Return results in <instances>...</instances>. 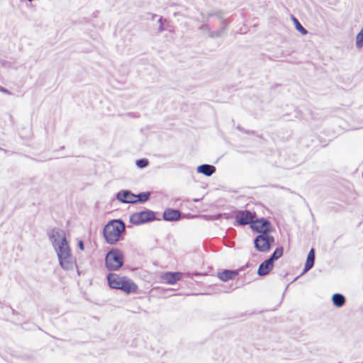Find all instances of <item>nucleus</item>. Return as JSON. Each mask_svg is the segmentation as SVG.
<instances>
[{"label": "nucleus", "mask_w": 363, "mask_h": 363, "mask_svg": "<svg viewBox=\"0 0 363 363\" xmlns=\"http://www.w3.org/2000/svg\"><path fill=\"white\" fill-rule=\"evenodd\" d=\"M60 264L65 269H70L75 265L74 258L63 231L53 230L51 235Z\"/></svg>", "instance_id": "f257e3e1"}, {"label": "nucleus", "mask_w": 363, "mask_h": 363, "mask_svg": "<svg viewBox=\"0 0 363 363\" xmlns=\"http://www.w3.org/2000/svg\"><path fill=\"white\" fill-rule=\"evenodd\" d=\"M274 242V238L268 234L259 235L254 241L255 248L259 252L269 251Z\"/></svg>", "instance_id": "39448f33"}, {"label": "nucleus", "mask_w": 363, "mask_h": 363, "mask_svg": "<svg viewBox=\"0 0 363 363\" xmlns=\"http://www.w3.org/2000/svg\"><path fill=\"white\" fill-rule=\"evenodd\" d=\"M314 260H315V251H314V249L312 248L309 251L308 256H307L306 262L305 264V268H304L305 272H307L311 268H312V267L314 264Z\"/></svg>", "instance_id": "dca6fc26"}, {"label": "nucleus", "mask_w": 363, "mask_h": 363, "mask_svg": "<svg viewBox=\"0 0 363 363\" xmlns=\"http://www.w3.org/2000/svg\"><path fill=\"white\" fill-rule=\"evenodd\" d=\"M150 194L149 192H143L139 194H135L136 196V202H145L147 201L150 198Z\"/></svg>", "instance_id": "aec40b11"}, {"label": "nucleus", "mask_w": 363, "mask_h": 363, "mask_svg": "<svg viewBox=\"0 0 363 363\" xmlns=\"http://www.w3.org/2000/svg\"><path fill=\"white\" fill-rule=\"evenodd\" d=\"M183 277L182 272H164L160 275L161 282L166 284H174L178 281L181 280Z\"/></svg>", "instance_id": "6e6552de"}, {"label": "nucleus", "mask_w": 363, "mask_h": 363, "mask_svg": "<svg viewBox=\"0 0 363 363\" xmlns=\"http://www.w3.org/2000/svg\"><path fill=\"white\" fill-rule=\"evenodd\" d=\"M78 247H79V249L81 250H84V243H83V241L82 240H79L78 242Z\"/></svg>", "instance_id": "4be33fe9"}, {"label": "nucleus", "mask_w": 363, "mask_h": 363, "mask_svg": "<svg viewBox=\"0 0 363 363\" xmlns=\"http://www.w3.org/2000/svg\"><path fill=\"white\" fill-rule=\"evenodd\" d=\"M251 228L262 234H267L271 230L270 223L265 219H254L250 225Z\"/></svg>", "instance_id": "0eeeda50"}, {"label": "nucleus", "mask_w": 363, "mask_h": 363, "mask_svg": "<svg viewBox=\"0 0 363 363\" xmlns=\"http://www.w3.org/2000/svg\"><path fill=\"white\" fill-rule=\"evenodd\" d=\"M155 219V213L150 211H143L133 213L130 217V222L136 225L152 221Z\"/></svg>", "instance_id": "20e7f679"}, {"label": "nucleus", "mask_w": 363, "mask_h": 363, "mask_svg": "<svg viewBox=\"0 0 363 363\" xmlns=\"http://www.w3.org/2000/svg\"><path fill=\"white\" fill-rule=\"evenodd\" d=\"M117 199L123 203H136L135 194L129 191H121L117 194Z\"/></svg>", "instance_id": "9b49d317"}, {"label": "nucleus", "mask_w": 363, "mask_h": 363, "mask_svg": "<svg viewBox=\"0 0 363 363\" xmlns=\"http://www.w3.org/2000/svg\"><path fill=\"white\" fill-rule=\"evenodd\" d=\"M124 263V256L118 249L111 250L105 257V267L109 271H118Z\"/></svg>", "instance_id": "7ed1b4c3"}, {"label": "nucleus", "mask_w": 363, "mask_h": 363, "mask_svg": "<svg viewBox=\"0 0 363 363\" xmlns=\"http://www.w3.org/2000/svg\"><path fill=\"white\" fill-rule=\"evenodd\" d=\"M116 289H119L125 292V294H135L138 290V285L127 277H125L121 284L118 286Z\"/></svg>", "instance_id": "1a4fd4ad"}, {"label": "nucleus", "mask_w": 363, "mask_h": 363, "mask_svg": "<svg viewBox=\"0 0 363 363\" xmlns=\"http://www.w3.org/2000/svg\"><path fill=\"white\" fill-rule=\"evenodd\" d=\"M292 21L295 25L296 28L302 34L306 35L307 30L301 26L299 21L295 17L292 16Z\"/></svg>", "instance_id": "6ab92c4d"}, {"label": "nucleus", "mask_w": 363, "mask_h": 363, "mask_svg": "<svg viewBox=\"0 0 363 363\" xmlns=\"http://www.w3.org/2000/svg\"><path fill=\"white\" fill-rule=\"evenodd\" d=\"M239 272L238 270H223L218 273V277L223 281H228L235 279Z\"/></svg>", "instance_id": "ddd939ff"}, {"label": "nucleus", "mask_w": 363, "mask_h": 363, "mask_svg": "<svg viewBox=\"0 0 363 363\" xmlns=\"http://www.w3.org/2000/svg\"><path fill=\"white\" fill-rule=\"evenodd\" d=\"M148 160L147 159L138 160L136 162V164L139 168H144L148 165Z\"/></svg>", "instance_id": "412c9836"}, {"label": "nucleus", "mask_w": 363, "mask_h": 363, "mask_svg": "<svg viewBox=\"0 0 363 363\" xmlns=\"http://www.w3.org/2000/svg\"><path fill=\"white\" fill-rule=\"evenodd\" d=\"M333 301L334 305L337 307H341L345 304V298L342 295L340 294H335L333 296Z\"/></svg>", "instance_id": "f3484780"}, {"label": "nucleus", "mask_w": 363, "mask_h": 363, "mask_svg": "<svg viewBox=\"0 0 363 363\" xmlns=\"http://www.w3.org/2000/svg\"><path fill=\"white\" fill-rule=\"evenodd\" d=\"M125 230V225L122 220H112L104 228V238L109 245H115L121 240Z\"/></svg>", "instance_id": "f03ea898"}, {"label": "nucleus", "mask_w": 363, "mask_h": 363, "mask_svg": "<svg viewBox=\"0 0 363 363\" xmlns=\"http://www.w3.org/2000/svg\"><path fill=\"white\" fill-rule=\"evenodd\" d=\"M125 276H120L116 273H109L107 275V281L108 286L113 289H116L118 286L123 281Z\"/></svg>", "instance_id": "9d476101"}, {"label": "nucleus", "mask_w": 363, "mask_h": 363, "mask_svg": "<svg viewBox=\"0 0 363 363\" xmlns=\"http://www.w3.org/2000/svg\"><path fill=\"white\" fill-rule=\"evenodd\" d=\"M256 218V213L254 212H251L249 211H239L235 213V225H245L247 224H250L252 223V220Z\"/></svg>", "instance_id": "423d86ee"}, {"label": "nucleus", "mask_w": 363, "mask_h": 363, "mask_svg": "<svg viewBox=\"0 0 363 363\" xmlns=\"http://www.w3.org/2000/svg\"><path fill=\"white\" fill-rule=\"evenodd\" d=\"M273 267L274 262L271 259H268L259 266L257 274L259 276H265L269 273Z\"/></svg>", "instance_id": "f8f14e48"}, {"label": "nucleus", "mask_w": 363, "mask_h": 363, "mask_svg": "<svg viewBox=\"0 0 363 363\" xmlns=\"http://www.w3.org/2000/svg\"><path fill=\"white\" fill-rule=\"evenodd\" d=\"M180 218V213L179 211L168 208L164 211L163 213V218L165 220L172 221L177 220Z\"/></svg>", "instance_id": "4468645a"}, {"label": "nucleus", "mask_w": 363, "mask_h": 363, "mask_svg": "<svg viewBox=\"0 0 363 363\" xmlns=\"http://www.w3.org/2000/svg\"><path fill=\"white\" fill-rule=\"evenodd\" d=\"M197 170L199 172L209 177L215 172L216 167L210 164H202L198 167Z\"/></svg>", "instance_id": "2eb2a0df"}, {"label": "nucleus", "mask_w": 363, "mask_h": 363, "mask_svg": "<svg viewBox=\"0 0 363 363\" xmlns=\"http://www.w3.org/2000/svg\"><path fill=\"white\" fill-rule=\"evenodd\" d=\"M283 251L284 250L282 247L277 248L273 252L269 259H271L274 262V260L278 259L279 258L282 257Z\"/></svg>", "instance_id": "a211bd4d"}]
</instances>
